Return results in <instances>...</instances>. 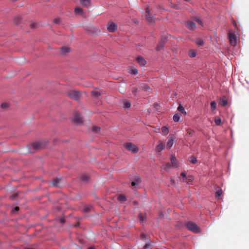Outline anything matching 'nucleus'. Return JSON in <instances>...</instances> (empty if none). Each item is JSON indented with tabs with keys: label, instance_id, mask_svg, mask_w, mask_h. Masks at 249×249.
I'll list each match as a JSON object with an SVG mask.
<instances>
[{
	"label": "nucleus",
	"instance_id": "obj_1",
	"mask_svg": "<svg viewBox=\"0 0 249 249\" xmlns=\"http://www.w3.org/2000/svg\"><path fill=\"white\" fill-rule=\"evenodd\" d=\"M49 140H39L33 142L29 146V151L30 153L33 154L35 151L43 149L48 146Z\"/></svg>",
	"mask_w": 249,
	"mask_h": 249
},
{
	"label": "nucleus",
	"instance_id": "obj_2",
	"mask_svg": "<svg viewBox=\"0 0 249 249\" xmlns=\"http://www.w3.org/2000/svg\"><path fill=\"white\" fill-rule=\"evenodd\" d=\"M186 227L189 230L194 233H197L200 232V228L194 222H188L186 224Z\"/></svg>",
	"mask_w": 249,
	"mask_h": 249
},
{
	"label": "nucleus",
	"instance_id": "obj_3",
	"mask_svg": "<svg viewBox=\"0 0 249 249\" xmlns=\"http://www.w3.org/2000/svg\"><path fill=\"white\" fill-rule=\"evenodd\" d=\"M124 147L133 153H136L139 151L138 147L132 142H126L124 144Z\"/></svg>",
	"mask_w": 249,
	"mask_h": 249
},
{
	"label": "nucleus",
	"instance_id": "obj_4",
	"mask_svg": "<svg viewBox=\"0 0 249 249\" xmlns=\"http://www.w3.org/2000/svg\"><path fill=\"white\" fill-rule=\"evenodd\" d=\"M68 95L72 99L78 100L80 97V93L77 90H70L67 92Z\"/></svg>",
	"mask_w": 249,
	"mask_h": 249
},
{
	"label": "nucleus",
	"instance_id": "obj_5",
	"mask_svg": "<svg viewBox=\"0 0 249 249\" xmlns=\"http://www.w3.org/2000/svg\"><path fill=\"white\" fill-rule=\"evenodd\" d=\"M72 121L77 124L82 123V118L80 113L76 111L73 112Z\"/></svg>",
	"mask_w": 249,
	"mask_h": 249
},
{
	"label": "nucleus",
	"instance_id": "obj_6",
	"mask_svg": "<svg viewBox=\"0 0 249 249\" xmlns=\"http://www.w3.org/2000/svg\"><path fill=\"white\" fill-rule=\"evenodd\" d=\"M228 35L230 44L233 46H235L237 44V40L234 34L230 32Z\"/></svg>",
	"mask_w": 249,
	"mask_h": 249
},
{
	"label": "nucleus",
	"instance_id": "obj_7",
	"mask_svg": "<svg viewBox=\"0 0 249 249\" xmlns=\"http://www.w3.org/2000/svg\"><path fill=\"white\" fill-rule=\"evenodd\" d=\"M167 40V37L165 36H162L156 47L157 51H160L163 47Z\"/></svg>",
	"mask_w": 249,
	"mask_h": 249
},
{
	"label": "nucleus",
	"instance_id": "obj_8",
	"mask_svg": "<svg viewBox=\"0 0 249 249\" xmlns=\"http://www.w3.org/2000/svg\"><path fill=\"white\" fill-rule=\"evenodd\" d=\"M175 138H176V137H175V136L174 135L170 134L168 136V137L167 138L168 142H167V145H166L167 149H170L172 147V146L174 144V140L175 139Z\"/></svg>",
	"mask_w": 249,
	"mask_h": 249
},
{
	"label": "nucleus",
	"instance_id": "obj_9",
	"mask_svg": "<svg viewBox=\"0 0 249 249\" xmlns=\"http://www.w3.org/2000/svg\"><path fill=\"white\" fill-rule=\"evenodd\" d=\"M117 25L112 22L109 21L107 23V30L110 32H114L117 30Z\"/></svg>",
	"mask_w": 249,
	"mask_h": 249
},
{
	"label": "nucleus",
	"instance_id": "obj_10",
	"mask_svg": "<svg viewBox=\"0 0 249 249\" xmlns=\"http://www.w3.org/2000/svg\"><path fill=\"white\" fill-rule=\"evenodd\" d=\"M186 26L189 30H194L196 27L195 22L192 21H187Z\"/></svg>",
	"mask_w": 249,
	"mask_h": 249
},
{
	"label": "nucleus",
	"instance_id": "obj_11",
	"mask_svg": "<svg viewBox=\"0 0 249 249\" xmlns=\"http://www.w3.org/2000/svg\"><path fill=\"white\" fill-rule=\"evenodd\" d=\"M171 163L172 166L174 168H177L179 165L178 162L176 159V157H171Z\"/></svg>",
	"mask_w": 249,
	"mask_h": 249
},
{
	"label": "nucleus",
	"instance_id": "obj_12",
	"mask_svg": "<svg viewBox=\"0 0 249 249\" xmlns=\"http://www.w3.org/2000/svg\"><path fill=\"white\" fill-rule=\"evenodd\" d=\"M146 15L145 18L148 22H152L153 21L152 18L150 16V9L148 7H147L145 10Z\"/></svg>",
	"mask_w": 249,
	"mask_h": 249
},
{
	"label": "nucleus",
	"instance_id": "obj_13",
	"mask_svg": "<svg viewBox=\"0 0 249 249\" xmlns=\"http://www.w3.org/2000/svg\"><path fill=\"white\" fill-rule=\"evenodd\" d=\"M140 88L145 91L150 92L151 88L148 85L144 83H142L140 85Z\"/></svg>",
	"mask_w": 249,
	"mask_h": 249
},
{
	"label": "nucleus",
	"instance_id": "obj_14",
	"mask_svg": "<svg viewBox=\"0 0 249 249\" xmlns=\"http://www.w3.org/2000/svg\"><path fill=\"white\" fill-rule=\"evenodd\" d=\"M141 182V178L139 176L135 177L134 180L132 181L131 185L133 186H135L136 185L139 184Z\"/></svg>",
	"mask_w": 249,
	"mask_h": 249
},
{
	"label": "nucleus",
	"instance_id": "obj_15",
	"mask_svg": "<svg viewBox=\"0 0 249 249\" xmlns=\"http://www.w3.org/2000/svg\"><path fill=\"white\" fill-rule=\"evenodd\" d=\"M137 60L139 64L142 66H144L146 64V62L142 56H138L137 58Z\"/></svg>",
	"mask_w": 249,
	"mask_h": 249
},
{
	"label": "nucleus",
	"instance_id": "obj_16",
	"mask_svg": "<svg viewBox=\"0 0 249 249\" xmlns=\"http://www.w3.org/2000/svg\"><path fill=\"white\" fill-rule=\"evenodd\" d=\"M219 104L222 106H225L227 105L228 102L225 96H223L220 99Z\"/></svg>",
	"mask_w": 249,
	"mask_h": 249
},
{
	"label": "nucleus",
	"instance_id": "obj_17",
	"mask_svg": "<svg viewBox=\"0 0 249 249\" xmlns=\"http://www.w3.org/2000/svg\"><path fill=\"white\" fill-rule=\"evenodd\" d=\"M60 51H61V53L62 54H65L67 53L70 52V48H69L68 47H65L64 46V47H62L60 48Z\"/></svg>",
	"mask_w": 249,
	"mask_h": 249
},
{
	"label": "nucleus",
	"instance_id": "obj_18",
	"mask_svg": "<svg viewBox=\"0 0 249 249\" xmlns=\"http://www.w3.org/2000/svg\"><path fill=\"white\" fill-rule=\"evenodd\" d=\"M164 148V144L160 142H158V145H157V147H156V149L158 151H162Z\"/></svg>",
	"mask_w": 249,
	"mask_h": 249
},
{
	"label": "nucleus",
	"instance_id": "obj_19",
	"mask_svg": "<svg viewBox=\"0 0 249 249\" xmlns=\"http://www.w3.org/2000/svg\"><path fill=\"white\" fill-rule=\"evenodd\" d=\"M90 3V0H80V4L85 7H88Z\"/></svg>",
	"mask_w": 249,
	"mask_h": 249
},
{
	"label": "nucleus",
	"instance_id": "obj_20",
	"mask_svg": "<svg viewBox=\"0 0 249 249\" xmlns=\"http://www.w3.org/2000/svg\"><path fill=\"white\" fill-rule=\"evenodd\" d=\"M92 207L90 205H86L84 206L83 211L85 213H88L91 211Z\"/></svg>",
	"mask_w": 249,
	"mask_h": 249
},
{
	"label": "nucleus",
	"instance_id": "obj_21",
	"mask_svg": "<svg viewBox=\"0 0 249 249\" xmlns=\"http://www.w3.org/2000/svg\"><path fill=\"white\" fill-rule=\"evenodd\" d=\"M102 94L101 91L93 90L91 92V94L95 97H98Z\"/></svg>",
	"mask_w": 249,
	"mask_h": 249
},
{
	"label": "nucleus",
	"instance_id": "obj_22",
	"mask_svg": "<svg viewBox=\"0 0 249 249\" xmlns=\"http://www.w3.org/2000/svg\"><path fill=\"white\" fill-rule=\"evenodd\" d=\"M80 179L84 182H87L89 179V176L87 174H83L81 175Z\"/></svg>",
	"mask_w": 249,
	"mask_h": 249
},
{
	"label": "nucleus",
	"instance_id": "obj_23",
	"mask_svg": "<svg viewBox=\"0 0 249 249\" xmlns=\"http://www.w3.org/2000/svg\"><path fill=\"white\" fill-rule=\"evenodd\" d=\"M178 110L184 115L186 114V112L185 111L184 108L180 104L178 106Z\"/></svg>",
	"mask_w": 249,
	"mask_h": 249
},
{
	"label": "nucleus",
	"instance_id": "obj_24",
	"mask_svg": "<svg viewBox=\"0 0 249 249\" xmlns=\"http://www.w3.org/2000/svg\"><path fill=\"white\" fill-rule=\"evenodd\" d=\"M188 161L191 163L196 164L197 162V160L196 157H190L188 159Z\"/></svg>",
	"mask_w": 249,
	"mask_h": 249
},
{
	"label": "nucleus",
	"instance_id": "obj_25",
	"mask_svg": "<svg viewBox=\"0 0 249 249\" xmlns=\"http://www.w3.org/2000/svg\"><path fill=\"white\" fill-rule=\"evenodd\" d=\"M162 134L163 135H166L169 133L168 128L166 126H163L161 128Z\"/></svg>",
	"mask_w": 249,
	"mask_h": 249
},
{
	"label": "nucleus",
	"instance_id": "obj_26",
	"mask_svg": "<svg viewBox=\"0 0 249 249\" xmlns=\"http://www.w3.org/2000/svg\"><path fill=\"white\" fill-rule=\"evenodd\" d=\"M74 11L75 14H76L82 15L83 13V11L82 9L79 7L75 8Z\"/></svg>",
	"mask_w": 249,
	"mask_h": 249
},
{
	"label": "nucleus",
	"instance_id": "obj_27",
	"mask_svg": "<svg viewBox=\"0 0 249 249\" xmlns=\"http://www.w3.org/2000/svg\"><path fill=\"white\" fill-rule=\"evenodd\" d=\"M60 179L58 178H55L53 179L52 184L53 186H58L60 182Z\"/></svg>",
	"mask_w": 249,
	"mask_h": 249
},
{
	"label": "nucleus",
	"instance_id": "obj_28",
	"mask_svg": "<svg viewBox=\"0 0 249 249\" xmlns=\"http://www.w3.org/2000/svg\"><path fill=\"white\" fill-rule=\"evenodd\" d=\"M118 200L121 201H125L126 198L124 195H120L118 196Z\"/></svg>",
	"mask_w": 249,
	"mask_h": 249
},
{
	"label": "nucleus",
	"instance_id": "obj_29",
	"mask_svg": "<svg viewBox=\"0 0 249 249\" xmlns=\"http://www.w3.org/2000/svg\"><path fill=\"white\" fill-rule=\"evenodd\" d=\"M222 190L220 188H218V190H216L215 193V197L216 198H219V197L222 195Z\"/></svg>",
	"mask_w": 249,
	"mask_h": 249
},
{
	"label": "nucleus",
	"instance_id": "obj_30",
	"mask_svg": "<svg viewBox=\"0 0 249 249\" xmlns=\"http://www.w3.org/2000/svg\"><path fill=\"white\" fill-rule=\"evenodd\" d=\"M171 167H172L171 163L168 162L164 166L163 168L165 170L168 171Z\"/></svg>",
	"mask_w": 249,
	"mask_h": 249
},
{
	"label": "nucleus",
	"instance_id": "obj_31",
	"mask_svg": "<svg viewBox=\"0 0 249 249\" xmlns=\"http://www.w3.org/2000/svg\"><path fill=\"white\" fill-rule=\"evenodd\" d=\"M180 119V115L178 114H176L173 116V119L174 122H178Z\"/></svg>",
	"mask_w": 249,
	"mask_h": 249
},
{
	"label": "nucleus",
	"instance_id": "obj_32",
	"mask_svg": "<svg viewBox=\"0 0 249 249\" xmlns=\"http://www.w3.org/2000/svg\"><path fill=\"white\" fill-rule=\"evenodd\" d=\"M214 123L216 125H220L221 123V120L219 117H215L214 118Z\"/></svg>",
	"mask_w": 249,
	"mask_h": 249
},
{
	"label": "nucleus",
	"instance_id": "obj_33",
	"mask_svg": "<svg viewBox=\"0 0 249 249\" xmlns=\"http://www.w3.org/2000/svg\"><path fill=\"white\" fill-rule=\"evenodd\" d=\"M101 130L100 127L93 126L92 127V130L95 133H98Z\"/></svg>",
	"mask_w": 249,
	"mask_h": 249
},
{
	"label": "nucleus",
	"instance_id": "obj_34",
	"mask_svg": "<svg viewBox=\"0 0 249 249\" xmlns=\"http://www.w3.org/2000/svg\"><path fill=\"white\" fill-rule=\"evenodd\" d=\"M124 106L125 108H129L131 106L130 103L126 100L124 101Z\"/></svg>",
	"mask_w": 249,
	"mask_h": 249
},
{
	"label": "nucleus",
	"instance_id": "obj_35",
	"mask_svg": "<svg viewBox=\"0 0 249 249\" xmlns=\"http://www.w3.org/2000/svg\"><path fill=\"white\" fill-rule=\"evenodd\" d=\"M192 19L196 22H197L199 24L202 26L203 25V22L201 21V19L199 18H196V17H194Z\"/></svg>",
	"mask_w": 249,
	"mask_h": 249
},
{
	"label": "nucleus",
	"instance_id": "obj_36",
	"mask_svg": "<svg viewBox=\"0 0 249 249\" xmlns=\"http://www.w3.org/2000/svg\"><path fill=\"white\" fill-rule=\"evenodd\" d=\"M196 43L199 46H203L204 45V42L201 39H197L196 40Z\"/></svg>",
	"mask_w": 249,
	"mask_h": 249
},
{
	"label": "nucleus",
	"instance_id": "obj_37",
	"mask_svg": "<svg viewBox=\"0 0 249 249\" xmlns=\"http://www.w3.org/2000/svg\"><path fill=\"white\" fill-rule=\"evenodd\" d=\"M211 107L212 110H214L216 107V103L215 101H212L211 103Z\"/></svg>",
	"mask_w": 249,
	"mask_h": 249
},
{
	"label": "nucleus",
	"instance_id": "obj_38",
	"mask_svg": "<svg viewBox=\"0 0 249 249\" xmlns=\"http://www.w3.org/2000/svg\"><path fill=\"white\" fill-rule=\"evenodd\" d=\"M20 18L18 16L17 17H16L14 19V23L18 25L19 24V23L20 22Z\"/></svg>",
	"mask_w": 249,
	"mask_h": 249
},
{
	"label": "nucleus",
	"instance_id": "obj_39",
	"mask_svg": "<svg viewBox=\"0 0 249 249\" xmlns=\"http://www.w3.org/2000/svg\"><path fill=\"white\" fill-rule=\"evenodd\" d=\"M180 176L182 177L183 181L184 182H187V177L185 173H184V172L181 173L180 174Z\"/></svg>",
	"mask_w": 249,
	"mask_h": 249
},
{
	"label": "nucleus",
	"instance_id": "obj_40",
	"mask_svg": "<svg viewBox=\"0 0 249 249\" xmlns=\"http://www.w3.org/2000/svg\"><path fill=\"white\" fill-rule=\"evenodd\" d=\"M189 55L191 57H194L196 56V53L193 50H190L188 52Z\"/></svg>",
	"mask_w": 249,
	"mask_h": 249
},
{
	"label": "nucleus",
	"instance_id": "obj_41",
	"mask_svg": "<svg viewBox=\"0 0 249 249\" xmlns=\"http://www.w3.org/2000/svg\"><path fill=\"white\" fill-rule=\"evenodd\" d=\"M61 21V18H56L53 19V22L55 24H59Z\"/></svg>",
	"mask_w": 249,
	"mask_h": 249
},
{
	"label": "nucleus",
	"instance_id": "obj_42",
	"mask_svg": "<svg viewBox=\"0 0 249 249\" xmlns=\"http://www.w3.org/2000/svg\"><path fill=\"white\" fill-rule=\"evenodd\" d=\"M194 131L191 129L187 130V134L189 136H192L193 135Z\"/></svg>",
	"mask_w": 249,
	"mask_h": 249
},
{
	"label": "nucleus",
	"instance_id": "obj_43",
	"mask_svg": "<svg viewBox=\"0 0 249 249\" xmlns=\"http://www.w3.org/2000/svg\"><path fill=\"white\" fill-rule=\"evenodd\" d=\"M138 218L141 222L143 221L145 218L144 216L142 213L139 214Z\"/></svg>",
	"mask_w": 249,
	"mask_h": 249
},
{
	"label": "nucleus",
	"instance_id": "obj_44",
	"mask_svg": "<svg viewBox=\"0 0 249 249\" xmlns=\"http://www.w3.org/2000/svg\"><path fill=\"white\" fill-rule=\"evenodd\" d=\"M131 91H132V92L133 93V94L135 96L137 95V91H138V89L137 88H135V87L132 88Z\"/></svg>",
	"mask_w": 249,
	"mask_h": 249
},
{
	"label": "nucleus",
	"instance_id": "obj_45",
	"mask_svg": "<svg viewBox=\"0 0 249 249\" xmlns=\"http://www.w3.org/2000/svg\"><path fill=\"white\" fill-rule=\"evenodd\" d=\"M131 73L133 74H134V75H136V74H137L138 72V70L136 69H131Z\"/></svg>",
	"mask_w": 249,
	"mask_h": 249
},
{
	"label": "nucleus",
	"instance_id": "obj_46",
	"mask_svg": "<svg viewBox=\"0 0 249 249\" xmlns=\"http://www.w3.org/2000/svg\"><path fill=\"white\" fill-rule=\"evenodd\" d=\"M187 178L188 182H191L193 179V177L192 176H188Z\"/></svg>",
	"mask_w": 249,
	"mask_h": 249
},
{
	"label": "nucleus",
	"instance_id": "obj_47",
	"mask_svg": "<svg viewBox=\"0 0 249 249\" xmlns=\"http://www.w3.org/2000/svg\"><path fill=\"white\" fill-rule=\"evenodd\" d=\"M151 245L150 244H146L143 247L144 249H146L149 248L150 247Z\"/></svg>",
	"mask_w": 249,
	"mask_h": 249
},
{
	"label": "nucleus",
	"instance_id": "obj_48",
	"mask_svg": "<svg viewBox=\"0 0 249 249\" xmlns=\"http://www.w3.org/2000/svg\"><path fill=\"white\" fill-rule=\"evenodd\" d=\"M8 106L7 104L6 103H3L1 105V108H6Z\"/></svg>",
	"mask_w": 249,
	"mask_h": 249
},
{
	"label": "nucleus",
	"instance_id": "obj_49",
	"mask_svg": "<svg viewBox=\"0 0 249 249\" xmlns=\"http://www.w3.org/2000/svg\"><path fill=\"white\" fill-rule=\"evenodd\" d=\"M19 209V208L18 207H15L13 209V211L18 212V211Z\"/></svg>",
	"mask_w": 249,
	"mask_h": 249
},
{
	"label": "nucleus",
	"instance_id": "obj_50",
	"mask_svg": "<svg viewBox=\"0 0 249 249\" xmlns=\"http://www.w3.org/2000/svg\"><path fill=\"white\" fill-rule=\"evenodd\" d=\"M30 26L31 27V28H34L36 26V24H31Z\"/></svg>",
	"mask_w": 249,
	"mask_h": 249
},
{
	"label": "nucleus",
	"instance_id": "obj_51",
	"mask_svg": "<svg viewBox=\"0 0 249 249\" xmlns=\"http://www.w3.org/2000/svg\"><path fill=\"white\" fill-rule=\"evenodd\" d=\"M17 196L16 194H14L13 196H11L10 197L12 199H14L15 197Z\"/></svg>",
	"mask_w": 249,
	"mask_h": 249
},
{
	"label": "nucleus",
	"instance_id": "obj_52",
	"mask_svg": "<svg viewBox=\"0 0 249 249\" xmlns=\"http://www.w3.org/2000/svg\"><path fill=\"white\" fill-rule=\"evenodd\" d=\"M60 221H61V222L62 223H64V222H65V220H64V219H61Z\"/></svg>",
	"mask_w": 249,
	"mask_h": 249
},
{
	"label": "nucleus",
	"instance_id": "obj_53",
	"mask_svg": "<svg viewBox=\"0 0 249 249\" xmlns=\"http://www.w3.org/2000/svg\"><path fill=\"white\" fill-rule=\"evenodd\" d=\"M141 236H142V238H144V234L143 233H142L141 234Z\"/></svg>",
	"mask_w": 249,
	"mask_h": 249
},
{
	"label": "nucleus",
	"instance_id": "obj_54",
	"mask_svg": "<svg viewBox=\"0 0 249 249\" xmlns=\"http://www.w3.org/2000/svg\"><path fill=\"white\" fill-rule=\"evenodd\" d=\"M88 249H94L93 247H89Z\"/></svg>",
	"mask_w": 249,
	"mask_h": 249
},
{
	"label": "nucleus",
	"instance_id": "obj_55",
	"mask_svg": "<svg viewBox=\"0 0 249 249\" xmlns=\"http://www.w3.org/2000/svg\"><path fill=\"white\" fill-rule=\"evenodd\" d=\"M25 249H34L32 248H25Z\"/></svg>",
	"mask_w": 249,
	"mask_h": 249
},
{
	"label": "nucleus",
	"instance_id": "obj_56",
	"mask_svg": "<svg viewBox=\"0 0 249 249\" xmlns=\"http://www.w3.org/2000/svg\"><path fill=\"white\" fill-rule=\"evenodd\" d=\"M55 141H56V139H53V143L54 144H55L56 142H55Z\"/></svg>",
	"mask_w": 249,
	"mask_h": 249
},
{
	"label": "nucleus",
	"instance_id": "obj_57",
	"mask_svg": "<svg viewBox=\"0 0 249 249\" xmlns=\"http://www.w3.org/2000/svg\"><path fill=\"white\" fill-rule=\"evenodd\" d=\"M233 24L234 25V26H236V23L235 22V21L233 22Z\"/></svg>",
	"mask_w": 249,
	"mask_h": 249
},
{
	"label": "nucleus",
	"instance_id": "obj_58",
	"mask_svg": "<svg viewBox=\"0 0 249 249\" xmlns=\"http://www.w3.org/2000/svg\"><path fill=\"white\" fill-rule=\"evenodd\" d=\"M185 0V1H190V0Z\"/></svg>",
	"mask_w": 249,
	"mask_h": 249
}]
</instances>
